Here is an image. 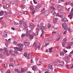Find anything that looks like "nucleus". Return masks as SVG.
I'll list each match as a JSON object with an SVG mask.
<instances>
[{
    "label": "nucleus",
    "mask_w": 73,
    "mask_h": 73,
    "mask_svg": "<svg viewBox=\"0 0 73 73\" xmlns=\"http://www.w3.org/2000/svg\"><path fill=\"white\" fill-rule=\"evenodd\" d=\"M29 35H30V33L26 32V33L25 34V36H29Z\"/></svg>",
    "instance_id": "nucleus-26"
},
{
    "label": "nucleus",
    "mask_w": 73,
    "mask_h": 73,
    "mask_svg": "<svg viewBox=\"0 0 73 73\" xmlns=\"http://www.w3.org/2000/svg\"><path fill=\"white\" fill-rule=\"evenodd\" d=\"M10 4H13L15 6H17V2L16 1H12L10 2Z\"/></svg>",
    "instance_id": "nucleus-5"
},
{
    "label": "nucleus",
    "mask_w": 73,
    "mask_h": 73,
    "mask_svg": "<svg viewBox=\"0 0 73 73\" xmlns=\"http://www.w3.org/2000/svg\"><path fill=\"white\" fill-rule=\"evenodd\" d=\"M24 46V45L23 44H19L17 45V47H14V52L15 53H18L19 52H18L17 50L21 52L23 50V47Z\"/></svg>",
    "instance_id": "nucleus-1"
},
{
    "label": "nucleus",
    "mask_w": 73,
    "mask_h": 73,
    "mask_svg": "<svg viewBox=\"0 0 73 73\" xmlns=\"http://www.w3.org/2000/svg\"><path fill=\"white\" fill-rule=\"evenodd\" d=\"M9 67H10L11 66H12V67H13L14 65H13V64L11 63L10 64V65H9Z\"/></svg>",
    "instance_id": "nucleus-37"
},
{
    "label": "nucleus",
    "mask_w": 73,
    "mask_h": 73,
    "mask_svg": "<svg viewBox=\"0 0 73 73\" xmlns=\"http://www.w3.org/2000/svg\"><path fill=\"white\" fill-rule=\"evenodd\" d=\"M3 9H7V8L6 7H5V6H3Z\"/></svg>",
    "instance_id": "nucleus-64"
},
{
    "label": "nucleus",
    "mask_w": 73,
    "mask_h": 73,
    "mask_svg": "<svg viewBox=\"0 0 73 73\" xmlns=\"http://www.w3.org/2000/svg\"><path fill=\"white\" fill-rule=\"evenodd\" d=\"M42 13H44V15H48V13H47L46 12L45 10V8H43V9L42 10Z\"/></svg>",
    "instance_id": "nucleus-10"
},
{
    "label": "nucleus",
    "mask_w": 73,
    "mask_h": 73,
    "mask_svg": "<svg viewBox=\"0 0 73 73\" xmlns=\"http://www.w3.org/2000/svg\"><path fill=\"white\" fill-rule=\"evenodd\" d=\"M36 31H39V29H38V28L37 27V28H36Z\"/></svg>",
    "instance_id": "nucleus-55"
},
{
    "label": "nucleus",
    "mask_w": 73,
    "mask_h": 73,
    "mask_svg": "<svg viewBox=\"0 0 73 73\" xmlns=\"http://www.w3.org/2000/svg\"><path fill=\"white\" fill-rule=\"evenodd\" d=\"M4 12L3 11H1L0 12V16H3V15H4Z\"/></svg>",
    "instance_id": "nucleus-17"
},
{
    "label": "nucleus",
    "mask_w": 73,
    "mask_h": 73,
    "mask_svg": "<svg viewBox=\"0 0 73 73\" xmlns=\"http://www.w3.org/2000/svg\"><path fill=\"white\" fill-rule=\"evenodd\" d=\"M26 32H27V33H31V31L30 30H29L28 29H27V30Z\"/></svg>",
    "instance_id": "nucleus-29"
},
{
    "label": "nucleus",
    "mask_w": 73,
    "mask_h": 73,
    "mask_svg": "<svg viewBox=\"0 0 73 73\" xmlns=\"http://www.w3.org/2000/svg\"><path fill=\"white\" fill-rule=\"evenodd\" d=\"M60 56H61L62 57H63V56H64V52H63L61 51L60 52Z\"/></svg>",
    "instance_id": "nucleus-18"
},
{
    "label": "nucleus",
    "mask_w": 73,
    "mask_h": 73,
    "mask_svg": "<svg viewBox=\"0 0 73 73\" xmlns=\"http://www.w3.org/2000/svg\"><path fill=\"white\" fill-rule=\"evenodd\" d=\"M53 64H49L48 65V69H52L53 68Z\"/></svg>",
    "instance_id": "nucleus-11"
},
{
    "label": "nucleus",
    "mask_w": 73,
    "mask_h": 73,
    "mask_svg": "<svg viewBox=\"0 0 73 73\" xmlns=\"http://www.w3.org/2000/svg\"><path fill=\"white\" fill-rule=\"evenodd\" d=\"M24 45H25V46H29L30 45V43L29 42L24 41Z\"/></svg>",
    "instance_id": "nucleus-6"
},
{
    "label": "nucleus",
    "mask_w": 73,
    "mask_h": 73,
    "mask_svg": "<svg viewBox=\"0 0 73 73\" xmlns=\"http://www.w3.org/2000/svg\"><path fill=\"white\" fill-rule=\"evenodd\" d=\"M67 40V39H66V37H65V38H64V39L63 40V42L62 43L63 47H64V46H65L64 45L65 44V43H66V42Z\"/></svg>",
    "instance_id": "nucleus-3"
},
{
    "label": "nucleus",
    "mask_w": 73,
    "mask_h": 73,
    "mask_svg": "<svg viewBox=\"0 0 73 73\" xmlns=\"http://www.w3.org/2000/svg\"><path fill=\"white\" fill-rule=\"evenodd\" d=\"M67 32L66 31H64V32L63 33V35H65L66 33V32Z\"/></svg>",
    "instance_id": "nucleus-60"
},
{
    "label": "nucleus",
    "mask_w": 73,
    "mask_h": 73,
    "mask_svg": "<svg viewBox=\"0 0 73 73\" xmlns=\"http://www.w3.org/2000/svg\"><path fill=\"white\" fill-rule=\"evenodd\" d=\"M23 55L24 56H25V57H27V53L26 52H25Z\"/></svg>",
    "instance_id": "nucleus-32"
},
{
    "label": "nucleus",
    "mask_w": 73,
    "mask_h": 73,
    "mask_svg": "<svg viewBox=\"0 0 73 73\" xmlns=\"http://www.w3.org/2000/svg\"><path fill=\"white\" fill-rule=\"evenodd\" d=\"M70 45H72L73 44V42H70L68 44Z\"/></svg>",
    "instance_id": "nucleus-41"
},
{
    "label": "nucleus",
    "mask_w": 73,
    "mask_h": 73,
    "mask_svg": "<svg viewBox=\"0 0 73 73\" xmlns=\"http://www.w3.org/2000/svg\"><path fill=\"white\" fill-rule=\"evenodd\" d=\"M11 38H10L9 39H8H8H6L7 42H9H9H10V40H11Z\"/></svg>",
    "instance_id": "nucleus-35"
},
{
    "label": "nucleus",
    "mask_w": 73,
    "mask_h": 73,
    "mask_svg": "<svg viewBox=\"0 0 73 73\" xmlns=\"http://www.w3.org/2000/svg\"><path fill=\"white\" fill-rule=\"evenodd\" d=\"M10 61L11 63H13V62L14 61V60H13V58H10Z\"/></svg>",
    "instance_id": "nucleus-15"
},
{
    "label": "nucleus",
    "mask_w": 73,
    "mask_h": 73,
    "mask_svg": "<svg viewBox=\"0 0 73 73\" xmlns=\"http://www.w3.org/2000/svg\"><path fill=\"white\" fill-rule=\"evenodd\" d=\"M69 66V64H67L66 65V67L67 68V69H70V68H69V67H68Z\"/></svg>",
    "instance_id": "nucleus-52"
},
{
    "label": "nucleus",
    "mask_w": 73,
    "mask_h": 73,
    "mask_svg": "<svg viewBox=\"0 0 73 73\" xmlns=\"http://www.w3.org/2000/svg\"><path fill=\"white\" fill-rule=\"evenodd\" d=\"M33 2L34 3V4H37V2L35 1V0H33Z\"/></svg>",
    "instance_id": "nucleus-63"
},
{
    "label": "nucleus",
    "mask_w": 73,
    "mask_h": 73,
    "mask_svg": "<svg viewBox=\"0 0 73 73\" xmlns=\"http://www.w3.org/2000/svg\"><path fill=\"white\" fill-rule=\"evenodd\" d=\"M53 48L52 47H51L50 48H48V50H52V49Z\"/></svg>",
    "instance_id": "nucleus-62"
},
{
    "label": "nucleus",
    "mask_w": 73,
    "mask_h": 73,
    "mask_svg": "<svg viewBox=\"0 0 73 73\" xmlns=\"http://www.w3.org/2000/svg\"><path fill=\"white\" fill-rule=\"evenodd\" d=\"M51 27V24H48V28H50V27Z\"/></svg>",
    "instance_id": "nucleus-49"
},
{
    "label": "nucleus",
    "mask_w": 73,
    "mask_h": 73,
    "mask_svg": "<svg viewBox=\"0 0 73 73\" xmlns=\"http://www.w3.org/2000/svg\"><path fill=\"white\" fill-rule=\"evenodd\" d=\"M53 64L54 65L56 66L57 65V62L56 61H54L53 62Z\"/></svg>",
    "instance_id": "nucleus-24"
},
{
    "label": "nucleus",
    "mask_w": 73,
    "mask_h": 73,
    "mask_svg": "<svg viewBox=\"0 0 73 73\" xmlns=\"http://www.w3.org/2000/svg\"><path fill=\"white\" fill-rule=\"evenodd\" d=\"M29 38L31 39H33V36L32 35H30L29 36Z\"/></svg>",
    "instance_id": "nucleus-25"
},
{
    "label": "nucleus",
    "mask_w": 73,
    "mask_h": 73,
    "mask_svg": "<svg viewBox=\"0 0 73 73\" xmlns=\"http://www.w3.org/2000/svg\"><path fill=\"white\" fill-rule=\"evenodd\" d=\"M60 15V14L59 13H57L56 14V15L57 16H59Z\"/></svg>",
    "instance_id": "nucleus-51"
},
{
    "label": "nucleus",
    "mask_w": 73,
    "mask_h": 73,
    "mask_svg": "<svg viewBox=\"0 0 73 73\" xmlns=\"http://www.w3.org/2000/svg\"><path fill=\"white\" fill-rule=\"evenodd\" d=\"M23 25L25 28H27L28 27V25H27V24H26V23H23Z\"/></svg>",
    "instance_id": "nucleus-14"
},
{
    "label": "nucleus",
    "mask_w": 73,
    "mask_h": 73,
    "mask_svg": "<svg viewBox=\"0 0 73 73\" xmlns=\"http://www.w3.org/2000/svg\"><path fill=\"white\" fill-rule=\"evenodd\" d=\"M31 68H32V69L35 71L36 70L35 67L34 66L31 67Z\"/></svg>",
    "instance_id": "nucleus-36"
},
{
    "label": "nucleus",
    "mask_w": 73,
    "mask_h": 73,
    "mask_svg": "<svg viewBox=\"0 0 73 73\" xmlns=\"http://www.w3.org/2000/svg\"><path fill=\"white\" fill-rule=\"evenodd\" d=\"M14 24L15 25H19V23L17 22H15Z\"/></svg>",
    "instance_id": "nucleus-44"
},
{
    "label": "nucleus",
    "mask_w": 73,
    "mask_h": 73,
    "mask_svg": "<svg viewBox=\"0 0 73 73\" xmlns=\"http://www.w3.org/2000/svg\"><path fill=\"white\" fill-rule=\"evenodd\" d=\"M23 4H25L26 1H25V0H23Z\"/></svg>",
    "instance_id": "nucleus-58"
},
{
    "label": "nucleus",
    "mask_w": 73,
    "mask_h": 73,
    "mask_svg": "<svg viewBox=\"0 0 73 73\" xmlns=\"http://www.w3.org/2000/svg\"><path fill=\"white\" fill-rule=\"evenodd\" d=\"M61 21L62 22H66V21H68V20L66 18H62Z\"/></svg>",
    "instance_id": "nucleus-8"
},
{
    "label": "nucleus",
    "mask_w": 73,
    "mask_h": 73,
    "mask_svg": "<svg viewBox=\"0 0 73 73\" xmlns=\"http://www.w3.org/2000/svg\"><path fill=\"white\" fill-rule=\"evenodd\" d=\"M63 51H64V52H65V53H66V52H68V51H67V50H65L64 49H63Z\"/></svg>",
    "instance_id": "nucleus-54"
},
{
    "label": "nucleus",
    "mask_w": 73,
    "mask_h": 73,
    "mask_svg": "<svg viewBox=\"0 0 73 73\" xmlns=\"http://www.w3.org/2000/svg\"><path fill=\"white\" fill-rule=\"evenodd\" d=\"M39 19H40V17H36L35 20L36 21H39Z\"/></svg>",
    "instance_id": "nucleus-16"
},
{
    "label": "nucleus",
    "mask_w": 73,
    "mask_h": 73,
    "mask_svg": "<svg viewBox=\"0 0 73 73\" xmlns=\"http://www.w3.org/2000/svg\"><path fill=\"white\" fill-rule=\"evenodd\" d=\"M8 13L11 14L12 13V11H9L8 12Z\"/></svg>",
    "instance_id": "nucleus-61"
},
{
    "label": "nucleus",
    "mask_w": 73,
    "mask_h": 73,
    "mask_svg": "<svg viewBox=\"0 0 73 73\" xmlns=\"http://www.w3.org/2000/svg\"><path fill=\"white\" fill-rule=\"evenodd\" d=\"M3 36L5 38H7V33L6 32L4 33H3Z\"/></svg>",
    "instance_id": "nucleus-12"
},
{
    "label": "nucleus",
    "mask_w": 73,
    "mask_h": 73,
    "mask_svg": "<svg viewBox=\"0 0 73 73\" xmlns=\"http://www.w3.org/2000/svg\"><path fill=\"white\" fill-rule=\"evenodd\" d=\"M44 43H46H46H48V42H49V41H48V40H45L44 41Z\"/></svg>",
    "instance_id": "nucleus-33"
},
{
    "label": "nucleus",
    "mask_w": 73,
    "mask_h": 73,
    "mask_svg": "<svg viewBox=\"0 0 73 73\" xmlns=\"http://www.w3.org/2000/svg\"><path fill=\"white\" fill-rule=\"evenodd\" d=\"M38 32H35V33H34L33 34V35L34 36H37V35H38Z\"/></svg>",
    "instance_id": "nucleus-27"
},
{
    "label": "nucleus",
    "mask_w": 73,
    "mask_h": 73,
    "mask_svg": "<svg viewBox=\"0 0 73 73\" xmlns=\"http://www.w3.org/2000/svg\"><path fill=\"white\" fill-rule=\"evenodd\" d=\"M5 44L6 46H8V43L6 42L5 43Z\"/></svg>",
    "instance_id": "nucleus-48"
},
{
    "label": "nucleus",
    "mask_w": 73,
    "mask_h": 73,
    "mask_svg": "<svg viewBox=\"0 0 73 73\" xmlns=\"http://www.w3.org/2000/svg\"><path fill=\"white\" fill-rule=\"evenodd\" d=\"M62 9V6L60 5H58V7H57V9H58V10H59V11H60Z\"/></svg>",
    "instance_id": "nucleus-9"
},
{
    "label": "nucleus",
    "mask_w": 73,
    "mask_h": 73,
    "mask_svg": "<svg viewBox=\"0 0 73 73\" xmlns=\"http://www.w3.org/2000/svg\"><path fill=\"white\" fill-rule=\"evenodd\" d=\"M31 63L34 64V62H33V59H32L31 60Z\"/></svg>",
    "instance_id": "nucleus-57"
},
{
    "label": "nucleus",
    "mask_w": 73,
    "mask_h": 73,
    "mask_svg": "<svg viewBox=\"0 0 73 73\" xmlns=\"http://www.w3.org/2000/svg\"><path fill=\"white\" fill-rule=\"evenodd\" d=\"M37 7L38 8H40V7H41V5L40 4H39L37 5Z\"/></svg>",
    "instance_id": "nucleus-30"
},
{
    "label": "nucleus",
    "mask_w": 73,
    "mask_h": 73,
    "mask_svg": "<svg viewBox=\"0 0 73 73\" xmlns=\"http://www.w3.org/2000/svg\"><path fill=\"white\" fill-rule=\"evenodd\" d=\"M36 12V11L35 10H33L32 12V14L33 15L34 14H35V13Z\"/></svg>",
    "instance_id": "nucleus-40"
},
{
    "label": "nucleus",
    "mask_w": 73,
    "mask_h": 73,
    "mask_svg": "<svg viewBox=\"0 0 73 73\" xmlns=\"http://www.w3.org/2000/svg\"><path fill=\"white\" fill-rule=\"evenodd\" d=\"M9 51L10 53H11V54H12V53L13 52V51L12 50H9Z\"/></svg>",
    "instance_id": "nucleus-38"
},
{
    "label": "nucleus",
    "mask_w": 73,
    "mask_h": 73,
    "mask_svg": "<svg viewBox=\"0 0 73 73\" xmlns=\"http://www.w3.org/2000/svg\"><path fill=\"white\" fill-rule=\"evenodd\" d=\"M51 13L52 15H56V12H55V11L54 10H53L51 11Z\"/></svg>",
    "instance_id": "nucleus-21"
},
{
    "label": "nucleus",
    "mask_w": 73,
    "mask_h": 73,
    "mask_svg": "<svg viewBox=\"0 0 73 73\" xmlns=\"http://www.w3.org/2000/svg\"><path fill=\"white\" fill-rule=\"evenodd\" d=\"M62 25L63 28L65 30L66 29V28H68V25H67V24L65 23H64Z\"/></svg>",
    "instance_id": "nucleus-4"
},
{
    "label": "nucleus",
    "mask_w": 73,
    "mask_h": 73,
    "mask_svg": "<svg viewBox=\"0 0 73 73\" xmlns=\"http://www.w3.org/2000/svg\"><path fill=\"white\" fill-rule=\"evenodd\" d=\"M72 16L73 15H71V14H70V15H69L68 16V17H70V19H72Z\"/></svg>",
    "instance_id": "nucleus-42"
},
{
    "label": "nucleus",
    "mask_w": 73,
    "mask_h": 73,
    "mask_svg": "<svg viewBox=\"0 0 73 73\" xmlns=\"http://www.w3.org/2000/svg\"><path fill=\"white\" fill-rule=\"evenodd\" d=\"M44 35V34H41L40 35V36L41 37H43Z\"/></svg>",
    "instance_id": "nucleus-50"
},
{
    "label": "nucleus",
    "mask_w": 73,
    "mask_h": 73,
    "mask_svg": "<svg viewBox=\"0 0 73 73\" xmlns=\"http://www.w3.org/2000/svg\"><path fill=\"white\" fill-rule=\"evenodd\" d=\"M0 50H1V52L3 53H4V54H6L7 55V56H9V54L8 53V50H7V48H4V50L5 51V52H3V49L0 48Z\"/></svg>",
    "instance_id": "nucleus-2"
},
{
    "label": "nucleus",
    "mask_w": 73,
    "mask_h": 73,
    "mask_svg": "<svg viewBox=\"0 0 73 73\" xmlns=\"http://www.w3.org/2000/svg\"><path fill=\"white\" fill-rule=\"evenodd\" d=\"M49 45V43L48 44V43H46L45 44V45H44V46L45 47H46L47 46Z\"/></svg>",
    "instance_id": "nucleus-45"
},
{
    "label": "nucleus",
    "mask_w": 73,
    "mask_h": 73,
    "mask_svg": "<svg viewBox=\"0 0 73 73\" xmlns=\"http://www.w3.org/2000/svg\"><path fill=\"white\" fill-rule=\"evenodd\" d=\"M19 23L20 24H23V23H24V21H19Z\"/></svg>",
    "instance_id": "nucleus-39"
},
{
    "label": "nucleus",
    "mask_w": 73,
    "mask_h": 73,
    "mask_svg": "<svg viewBox=\"0 0 73 73\" xmlns=\"http://www.w3.org/2000/svg\"><path fill=\"white\" fill-rule=\"evenodd\" d=\"M57 21H58V18H54L53 19V23H54V24H55V23H56V22H57Z\"/></svg>",
    "instance_id": "nucleus-7"
},
{
    "label": "nucleus",
    "mask_w": 73,
    "mask_h": 73,
    "mask_svg": "<svg viewBox=\"0 0 73 73\" xmlns=\"http://www.w3.org/2000/svg\"><path fill=\"white\" fill-rule=\"evenodd\" d=\"M40 29L42 30V29H44L45 28V27H44L42 26H40L39 27Z\"/></svg>",
    "instance_id": "nucleus-20"
},
{
    "label": "nucleus",
    "mask_w": 73,
    "mask_h": 73,
    "mask_svg": "<svg viewBox=\"0 0 73 73\" xmlns=\"http://www.w3.org/2000/svg\"><path fill=\"white\" fill-rule=\"evenodd\" d=\"M70 45H69V44H68V46L66 47V48H67V49H70Z\"/></svg>",
    "instance_id": "nucleus-34"
},
{
    "label": "nucleus",
    "mask_w": 73,
    "mask_h": 73,
    "mask_svg": "<svg viewBox=\"0 0 73 73\" xmlns=\"http://www.w3.org/2000/svg\"><path fill=\"white\" fill-rule=\"evenodd\" d=\"M27 58L28 59H30V58H31V54H30V53H28L27 54Z\"/></svg>",
    "instance_id": "nucleus-13"
},
{
    "label": "nucleus",
    "mask_w": 73,
    "mask_h": 73,
    "mask_svg": "<svg viewBox=\"0 0 73 73\" xmlns=\"http://www.w3.org/2000/svg\"><path fill=\"white\" fill-rule=\"evenodd\" d=\"M60 39V37H59L58 38L57 40L56 41H58Z\"/></svg>",
    "instance_id": "nucleus-56"
},
{
    "label": "nucleus",
    "mask_w": 73,
    "mask_h": 73,
    "mask_svg": "<svg viewBox=\"0 0 73 73\" xmlns=\"http://www.w3.org/2000/svg\"><path fill=\"white\" fill-rule=\"evenodd\" d=\"M36 45H37V43H36V42H35L33 44V46H36Z\"/></svg>",
    "instance_id": "nucleus-43"
},
{
    "label": "nucleus",
    "mask_w": 73,
    "mask_h": 73,
    "mask_svg": "<svg viewBox=\"0 0 73 73\" xmlns=\"http://www.w3.org/2000/svg\"><path fill=\"white\" fill-rule=\"evenodd\" d=\"M15 72H19V69H15Z\"/></svg>",
    "instance_id": "nucleus-47"
},
{
    "label": "nucleus",
    "mask_w": 73,
    "mask_h": 73,
    "mask_svg": "<svg viewBox=\"0 0 73 73\" xmlns=\"http://www.w3.org/2000/svg\"><path fill=\"white\" fill-rule=\"evenodd\" d=\"M53 40V39L51 38H48V40L49 41V42H50V41H52Z\"/></svg>",
    "instance_id": "nucleus-23"
},
{
    "label": "nucleus",
    "mask_w": 73,
    "mask_h": 73,
    "mask_svg": "<svg viewBox=\"0 0 73 73\" xmlns=\"http://www.w3.org/2000/svg\"><path fill=\"white\" fill-rule=\"evenodd\" d=\"M35 26V25H33V23H31L30 24V27L31 28H33V27H34V26Z\"/></svg>",
    "instance_id": "nucleus-22"
},
{
    "label": "nucleus",
    "mask_w": 73,
    "mask_h": 73,
    "mask_svg": "<svg viewBox=\"0 0 73 73\" xmlns=\"http://www.w3.org/2000/svg\"><path fill=\"white\" fill-rule=\"evenodd\" d=\"M50 9H55L53 7H50Z\"/></svg>",
    "instance_id": "nucleus-46"
},
{
    "label": "nucleus",
    "mask_w": 73,
    "mask_h": 73,
    "mask_svg": "<svg viewBox=\"0 0 73 73\" xmlns=\"http://www.w3.org/2000/svg\"><path fill=\"white\" fill-rule=\"evenodd\" d=\"M25 36V34H22L21 37H24Z\"/></svg>",
    "instance_id": "nucleus-53"
},
{
    "label": "nucleus",
    "mask_w": 73,
    "mask_h": 73,
    "mask_svg": "<svg viewBox=\"0 0 73 73\" xmlns=\"http://www.w3.org/2000/svg\"><path fill=\"white\" fill-rule=\"evenodd\" d=\"M30 8L31 10H33V9H34V7H33V6H31L30 7Z\"/></svg>",
    "instance_id": "nucleus-28"
},
{
    "label": "nucleus",
    "mask_w": 73,
    "mask_h": 73,
    "mask_svg": "<svg viewBox=\"0 0 73 73\" xmlns=\"http://www.w3.org/2000/svg\"><path fill=\"white\" fill-rule=\"evenodd\" d=\"M37 48L38 49H39V48H40V47L38 46H36L35 48Z\"/></svg>",
    "instance_id": "nucleus-59"
},
{
    "label": "nucleus",
    "mask_w": 73,
    "mask_h": 73,
    "mask_svg": "<svg viewBox=\"0 0 73 73\" xmlns=\"http://www.w3.org/2000/svg\"><path fill=\"white\" fill-rule=\"evenodd\" d=\"M60 13H62V14H65V11H64V10L62 9L61 10H60Z\"/></svg>",
    "instance_id": "nucleus-19"
},
{
    "label": "nucleus",
    "mask_w": 73,
    "mask_h": 73,
    "mask_svg": "<svg viewBox=\"0 0 73 73\" xmlns=\"http://www.w3.org/2000/svg\"><path fill=\"white\" fill-rule=\"evenodd\" d=\"M73 8L72 9L71 11L70 12V15L71 16H73Z\"/></svg>",
    "instance_id": "nucleus-31"
}]
</instances>
